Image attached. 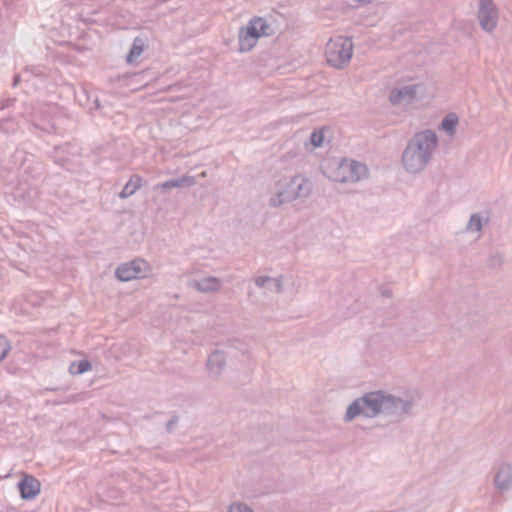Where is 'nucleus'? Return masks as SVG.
I'll use <instances>...</instances> for the list:
<instances>
[{"instance_id": "f257e3e1", "label": "nucleus", "mask_w": 512, "mask_h": 512, "mask_svg": "<svg viewBox=\"0 0 512 512\" xmlns=\"http://www.w3.org/2000/svg\"><path fill=\"white\" fill-rule=\"evenodd\" d=\"M438 143V136L432 129L415 133L402 152L401 161L405 170L410 174L424 171L431 162Z\"/></svg>"}, {"instance_id": "f03ea898", "label": "nucleus", "mask_w": 512, "mask_h": 512, "mask_svg": "<svg viewBox=\"0 0 512 512\" xmlns=\"http://www.w3.org/2000/svg\"><path fill=\"white\" fill-rule=\"evenodd\" d=\"M312 192L311 181L303 174L284 176L275 182V192L269 198V206L277 208L297 199L307 198Z\"/></svg>"}, {"instance_id": "7ed1b4c3", "label": "nucleus", "mask_w": 512, "mask_h": 512, "mask_svg": "<svg viewBox=\"0 0 512 512\" xmlns=\"http://www.w3.org/2000/svg\"><path fill=\"white\" fill-rule=\"evenodd\" d=\"M383 390L370 391L352 401L345 412L344 420L350 422L356 417L375 418L383 414Z\"/></svg>"}, {"instance_id": "20e7f679", "label": "nucleus", "mask_w": 512, "mask_h": 512, "mask_svg": "<svg viewBox=\"0 0 512 512\" xmlns=\"http://www.w3.org/2000/svg\"><path fill=\"white\" fill-rule=\"evenodd\" d=\"M353 56L352 38L337 36L331 39L325 49V57L329 66L342 69Z\"/></svg>"}, {"instance_id": "39448f33", "label": "nucleus", "mask_w": 512, "mask_h": 512, "mask_svg": "<svg viewBox=\"0 0 512 512\" xmlns=\"http://www.w3.org/2000/svg\"><path fill=\"white\" fill-rule=\"evenodd\" d=\"M367 173V167L352 159L343 158L333 171L331 179L340 183H355L360 181Z\"/></svg>"}, {"instance_id": "423d86ee", "label": "nucleus", "mask_w": 512, "mask_h": 512, "mask_svg": "<svg viewBox=\"0 0 512 512\" xmlns=\"http://www.w3.org/2000/svg\"><path fill=\"white\" fill-rule=\"evenodd\" d=\"M57 107L54 105H40L31 114L30 130L33 132L54 133L56 130L54 113Z\"/></svg>"}, {"instance_id": "0eeeda50", "label": "nucleus", "mask_w": 512, "mask_h": 512, "mask_svg": "<svg viewBox=\"0 0 512 512\" xmlns=\"http://www.w3.org/2000/svg\"><path fill=\"white\" fill-rule=\"evenodd\" d=\"M478 21L481 29L492 33L498 24L499 10L493 0H478Z\"/></svg>"}, {"instance_id": "6e6552de", "label": "nucleus", "mask_w": 512, "mask_h": 512, "mask_svg": "<svg viewBox=\"0 0 512 512\" xmlns=\"http://www.w3.org/2000/svg\"><path fill=\"white\" fill-rule=\"evenodd\" d=\"M413 406V401L397 397L385 391L383 405L384 415L402 417L409 414Z\"/></svg>"}, {"instance_id": "1a4fd4ad", "label": "nucleus", "mask_w": 512, "mask_h": 512, "mask_svg": "<svg viewBox=\"0 0 512 512\" xmlns=\"http://www.w3.org/2000/svg\"><path fill=\"white\" fill-rule=\"evenodd\" d=\"M260 38L261 37L257 32L256 26H254L251 20H249L247 25L245 27H241L238 32L239 51H251L256 46Z\"/></svg>"}, {"instance_id": "9d476101", "label": "nucleus", "mask_w": 512, "mask_h": 512, "mask_svg": "<svg viewBox=\"0 0 512 512\" xmlns=\"http://www.w3.org/2000/svg\"><path fill=\"white\" fill-rule=\"evenodd\" d=\"M78 155L79 148L77 145L65 143L54 148L52 159L59 166L67 168L72 159Z\"/></svg>"}, {"instance_id": "9b49d317", "label": "nucleus", "mask_w": 512, "mask_h": 512, "mask_svg": "<svg viewBox=\"0 0 512 512\" xmlns=\"http://www.w3.org/2000/svg\"><path fill=\"white\" fill-rule=\"evenodd\" d=\"M20 496L24 500L34 499L41 491V483L32 475L24 474L17 483Z\"/></svg>"}, {"instance_id": "f8f14e48", "label": "nucleus", "mask_w": 512, "mask_h": 512, "mask_svg": "<svg viewBox=\"0 0 512 512\" xmlns=\"http://www.w3.org/2000/svg\"><path fill=\"white\" fill-rule=\"evenodd\" d=\"M495 489L501 493L507 492L512 488V466L508 463H502L494 476Z\"/></svg>"}, {"instance_id": "ddd939ff", "label": "nucleus", "mask_w": 512, "mask_h": 512, "mask_svg": "<svg viewBox=\"0 0 512 512\" xmlns=\"http://www.w3.org/2000/svg\"><path fill=\"white\" fill-rule=\"evenodd\" d=\"M418 87L417 84H413L392 89L389 100L394 105L401 104L402 102L412 103L417 96Z\"/></svg>"}, {"instance_id": "4468645a", "label": "nucleus", "mask_w": 512, "mask_h": 512, "mask_svg": "<svg viewBox=\"0 0 512 512\" xmlns=\"http://www.w3.org/2000/svg\"><path fill=\"white\" fill-rule=\"evenodd\" d=\"M207 370L211 377H218L226 367V355L221 350H214L208 355Z\"/></svg>"}, {"instance_id": "2eb2a0df", "label": "nucleus", "mask_w": 512, "mask_h": 512, "mask_svg": "<svg viewBox=\"0 0 512 512\" xmlns=\"http://www.w3.org/2000/svg\"><path fill=\"white\" fill-rule=\"evenodd\" d=\"M222 283L218 277L209 276L202 279H192L189 287L201 293H213L220 290Z\"/></svg>"}, {"instance_id": "dca6fc26", "label": "nucleus", "mask_w": 512, "mask_h": 512, "mask_svg": "<svg viewBox=\"0 0 512 512\" xmlns=\"http://www.w3.org/2000/svg\"><path fill=\"white\" fill-rule=\"evenodd\" d=\"M75 99L78 103L89 111H96L100 108L99 98L97 93L89 90L86 87H81L79 91L75 92Z\"/></svg>"}, {"instance_id": "f3484780", "label": "nucleus", "mask_w": 512, "mask_h": 512, "mask_svg": "<svg viewBox=\"0 0 512 512\" xmlns=\"http://www.w3.org/2000/svg\"><path fill=\"white\" fill-rule=\"evenodd\" d=\"M195 177L189 175H183L179 178L168 179L162 183L154 185V191L166 192L173 188L191 187L195 185Z\"/></svg>"}, {"instance_id": "a211bd4d", "label": "nucleus", "mask_w": 512, "mask_h": 512, "mask_svg": "<svg viewBox=\"0 0 512 512\" xmlns=\"http://www.w3.org/2000/svg\"><path fill=\"white\" fill-rule=\"evenodd\" d=\"M251 22L257 28L260 37H271L275 34V29L272 22L266 17L254 16Z\"/></svg>"}, {"instance_id": "6ab92c4d", "label": "nucleus", "mask_w": 512, "mask_h": 512, "mask_svg": "<svg viewBox=\"0 0 512 512\" xmlns=\"http://www.w3.org/2000/svg\"><path fill=\"white\" fill-rule=\"evenodd\" d=\"M143 185V178L138 175V174H133L129 180L127 181V183L125 184V186L123 187V189L121 190V192L119 193V197L121 199H126V198H129L131 197L132 195H134L137 190H139Z\"/></svg>"}, {"instance_id": "aec40b11", "label": "nucleus", "mask_w": 512, "mask_h": 512, "mask_svg": "<svg viewBox=\"0 0 512 512\" xmlns=\"http://www.w3.org/2000/svg\"><path fill=\"white\" fill-rule=\"evenodd\" d=\"M145 47H146L145 38H143L141 36L135 37V39L133 40V43L131 45V48L126 56L127 63L132 64L133 62H135L137 60V58L141 56Z\"/></svg>"}, {"instance_id": "412c9836", "label": "nucleus", "mask_w": 512, "mask_h": 512, "mask_svg": "<svg viewBox=\"0 0 512 512\" xmlns=\"http://www.w3.org/2000/svg\"><path fill=\"white\" fill-rule=\"evenodd\" d=\"M459 117L456 113H448L442 120L439 129L443 130L448 136L453 137L456 134Z\"/></svg>"}, {"instance_id": "4be33fe9", "label": "nucleus", "mask_w": 512, "mask_h": 512, "mask_svg": "<svg viewBox=\"0 0 512 512\" xmlns=\"http://www.w3.org/2000/svg\"><path fill=\"white\" fill-rule=\"evenodd\" d=\"M132 271L136 274V279L147 277L151 267L147 261L141 258H136L128 262Z\"/></svg>"}, {"instance_id": "5701e85b", "label": "nucleus", "mask_w": 512, "mask_h": 512, "mask_svg": "<svg viewBox=\"0 0 512 512\" xmlns=\"http://www.w3.org/2000/svg\"><path fill=\"white\" fill-rule=\"evenodd\" d=\"M115 276L119 281L128 282L136 279V274L132 271L128 262L119 265L115 271Z\"/></svg>"}, {"instance_id": "b1692460", "label": "nucleus", "mask_w": 512, "mask_h": 512, "mask_svg": "<svg viewBox=\"0 0 512 512\" xmlns=\"http://www.w3.org/2000/svg\"><path fill=\"white\" fill-rule=\"evenodd\" d=\"M92 365L89 360L82 359L79 361L71 362L69 372L72 375H81L91 369Z\"/></svg>"}, {"instance_id": "393cba45", "label": "nucleus", "mask_w": 512, "mask_h": 512, "mask_svg": "<svg viewBox=\"0 0 512 512\" xmlns=\"http://www.w3.org/2000/svg\"><path fill=\"white\" fill-rule=\"evenodd\" d=\"M483 223L482 217L479 213L472 214L467 224V230L472 232H479L482 230Z\"/></svg>"}, {"instance_id": "a878e982", "label": "nucleus", "mask_w": 512, "mask_h": 512, "mask_svg": "<svg viewBox=\"0 0 512 512\" xmlns=\"http://www.w3.org/2000/svg\"><path fill=\"white\" fill-rule=\"evenodd\" d=\"M96 14V11H92L90 13L84 14L83 12H79L76 14V20L79 23H83L84 25H91L97 23V20L93 18Z\"/></svg>"}, {"instance_id": "bb28decb", "label": "nucleus", "mask_w": 512, "mask_h": 512, "mask_svg": "<svg viewBox=\"0 0 512 512\" xmlns=\"http://www.w3.org/2000/svg\"><path fill=\"white\" fill-rule=\"evenodd\" d=\"M324 133L323 130H314L310 134L309 143L314 147L318 148L323 144Z\"/></svg>"}, {"instance_id": "cd10ccee", "label": "nucleus", "mask_w": 512, "mask_h": 512, "mask_svg": "<svg viewBox=\"0 0 512 512\" xmlns=\"http://www.w3.org/2000/svg\"><path fill=\"white\" fill-rule=\"evenodd\" d=\"M502 264L503 256L501 253H494L487 260V266L491 269L499 268Z\"/></svg>"}, {"instance_id": "c85d7f7f", "label": "nucleus", "mask_w": 512, "mask_h": 512, "mask_svg": "<svg viewBox=\"0 0 512 512\" xmlns=\"http://www.w3.org/2000/svg\"><path fill=\"white\" fill-rule=\"evenodd\" d=\"M23 199L27 203H33L34 199L38 197V190L35 187H29L27 194H22Z\"/></svg>"}, {"instance_id": "c756f323", "label": "nucleus", "mask_w": 512, "mask_h": 512, "mask_svg": "<svg viewBox=\"0 0 512 512\" xmlns=\"http://www.w3.org/2000/svg\"><path fill=\"white\" fill-rule=\"evenodd\" d=\"M229 512H254L248 505L244 503L232 504L229 508Z\"/></svg>"}, {"instance_id": "7c9ffc66", "label": "nucleus", "mask_w": 512, "mask_h": 512, "mask_svg": "<svg viewBox=\"0 0 512 512\" xmlns=\"http://www.w3.org/2000/svg\"><path fill=\"white\" fill-rule=\"evenodd\" d=\"M179 422V416L173 415L166 423V430L168 433H171L174 429V426Z\"/></svg>"}, {"instance_id": "2f4dec72", "label": "nucleus", "mask_w": 512, "mask_h": 512, "mask_svg": "<svg viewBox=\"0 0 512 512\" xmlns=\"http://www.w3.org/2000/svg\"><path fill=\"white\" fill-rule=\"evenodd\" d=\"M272 277L270 276H259L255 279V285L259 288H262L266 285V283L271 282Z\"/></svg>"}, {"instance_id": "473e14b6", "label": "nucleus", "mask_w": 512, "mask_h": 512, "mask_svg": "<svg viewBox=\"0 0 512 512\" xmlns=\"http://www.w3.org/2000/svg\"><path fill=\"white\" fill-rule=\"evenodd\" d=\"M7 10H11V14L8 15V18H10V20L13 22L16 20L17 16L21 14V10L20 9H14V8H11L10 7V4H7Z\"/></svg>"}, {"instance_id": "72a5a7b5", "label": "nucleus", "mask_w": 512, "mask_h": 512, "mask_svg": "<svg viewBox=\"0 0 512 512\" xmlns=\"http://www.w3.org/2000/svg\"><path fill=\"white\" fill-rule=\"evenodd\" d=\"M271 282L274 284L275 290L277 293H282L283 285L280 279L272 278Z\"/></svg>"}, {"instance_id": "f704fd0d", "label": "nucleus", "mask_w": 512, "mask_h": 512, "mask_svg": "<svg viewBox=\"0 0 512 512\" xmlns=\"http://www.w3.org/2000/svg\"><path fill=\"white\" fill-rule=\"evenodd\" d=\"M10 350V346H8L7 348H4L2 346V361L5 359V357L7 356L8 352Z\"/></svg>"}, {"instance_id": "c9c22d12", "label": "nucleus", "mask_w": 512, "mask_h": 512, "mask_svg": "<svg viewBox=\"0 0 512 512\" xmlns=\"http://www.w3.org/2000/svg\"><path fill=\"white\" fill-rule=\"evenodd\" d=\"M19 80H20V76L19 75H15L14 79H13V86H16L17 83L19 82Z\"/></svg>"}, {"instance_id": "e433bc0d", "label": "nucleus", "mask_w": 512, "mask_h": 512, "mask_svg": "<svg viewBox=\"0 0 512 512\" xmlns=\"http://www.w3.org/2000/svg\"><path fill=\"white\" fill-rule=\"evenodd\" d=\"M21 312H23V313L27 312V308L26 307L21 308Z\"/></svg>"}, {"instance_id": "4c0bfd02", "label": "nucleus", "mask_w": 512, "mask_h": 512, "mask_svg": "<svg viewBox=\"0 0 512 512\" xmlns=\"http://www.w3.org/2000/svg\"><path fill=\"white\" fill-rule=\"evenodd\" d=\"M24 170L27 171L28 166H26V163L23 164Z\"/></svg>"}]
</instances>
